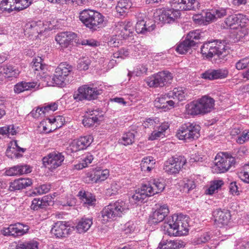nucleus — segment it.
Listing matches in <instances>:
<instances>
[{
	"mask_svg": "<svg viewBox=\"0 0 249 249\" xmlns=\"http://www.w3.org/2000/svg\"><path fill=\"white\" fill-rule=\"evenodd\" d=\"M242 14L232 15L226 18L225 23L227 27L232 29H237L238 26H241L240 22L243 19Z\"/></svg>",
	"mask_w": 249,
	"mask_h": 249,
	"instance_id": "nucleus-33",
	"label": "nucleus"
},
{
	"mask_svg": "<svg viewBox=\"0 0 249 249\" xmlns=\"http://www.w3.org/2000/svg\"><path fill=\"white\" fill-rule=\"evenodd\" d=\"M187 95V90L181 87L174 88L172 91L168 93L169 98L177 99L179 101L185 100Z\"/></svg>",
	"mask_w": 249,
	"mask_h": 249,
	"instance_id": "nucleus-35",
	"label": "nucleus"
},
{
	"mask_svg": "<svg viewBox=\"0 0 249 249\" xmlns=\"http://www.w3.org/2000/svg\"><path fill=\"white\" fill-rule=\"evenodd\" d=\"M188 40L185 38V40L180 42L176 47V51L180 54H184L194 48V42Z\"/></svg>",
	"mask_w": 249,
	"mask_h": 249,
	"instance_id": "nucleus-37",
	"label": "nucleus"
},
{
	"mask_svg": "<svg viewBox=\"0 0 249 249\" xmlns=\"http://www.w3.org/2000/svg\"><path fill=\"white\" fill-rule=\"evenodd\" d=\"M214 161L213 170L216 173H225L228 171L235 163V159L234 157L224 153L217 154Z\"/></svg>",
	"mask_w": 249,
	"mask_h": 249,
	"instance_id": "nucleus-7",
	"label": "nucleus"
},
{
	"mask_svg": "<svg viewBox=\"0 0 249 249\" xmlns=\"http://www.w3.org/2000/svg\"><path fill=\"white\" fill-rule=\"evenodd\" d=\"M159 123V119L157 118H155L154 119H152L151 118L147 119L145 122L144 123V126L149 127L150 126L152 127H156V124H158Z\"/></svg>",
	"mask_w": 249,
	"mask_h": 249,
	"instance_id": "nucleus-62",
	"label": "nucleus"
},
{
	"mask_svg": "<svg viewBox=\"0 0 249 249\" xmlns=\"http://www.w3.org/2000/svg\"><path fill=\"white\" fill-rule=\"evenodd\" d=\"M201 32L198 30H196L194 31H192L190 32L186 38H187L188 40L191 41L190 42H194V46L196 47V45L197 44V41L201 38Z\"/></svg>",
	"mask_w": 249,
	"mask_h": 249,
	"instance_id": "nucleus-46",
	"label": "nucleus"
},
{
	"mask_svg": "<svg viewBox=\"0 0 249 249\" xmlns=\"http://www.w3.org/2000/svg\"><path fill=\"white\" fill-rule=\"evenodd\" d=\"M92 141V137L90 135L81 137L71 143L70 145V149L72 152H76L85 149L90 145Z\"/></svg>",
	"mask_w": 249,
	"mask_h": 249,
	"instance_id": "nucleus-22",
	"label": "nucleus"
},
{
	"mask_svg": "<svg viewBox=\"0 0 249 249\" xmlns=\"http://www.w3.org/2000/svg\"><path fill=\"white\" fill-rule=\"evenodd\" d=\"M228 74L227 70H209L201 74V77L205 79L213 80L226 78Z\"/></svg>",
	"mask_w": 249,
	"mask_h": 249,
	"instance_id": "nucleus-26",
	"label": "nucleus"
},
{
	"mask_svg": "<svg viewBox=\"0 0 249 249\" xmlns=\"http://www.w3.org/2000/svg\"><path fill=\"white\" fill-rule=\"evenodd\" d=\"M79 20L87 28L96 31L104 26L105 17L99 12L89 9L81 11Z\"/></svg>",
	"mask_w": 249,
	"mask_h": 249,
	"instance_id": "nucleus-4",
	"label": "nucleus"
},
{
	"mask_svg": "<svg viewBox=\"0 0 249 249\" xmlns=\"http://www.w3.org/2000/svg\"><path fill=\"white\" fill-rule=\"evenodd\" d=\"M131 5L129 0H120L116 6V12L120 16H124L128 12Z\"/></svg>",
	"mask_w": 249,
	"mask_h": 249,
	"instance_id": "nucleus-39",
	"label": "nucleus"
},
{
	"mask_svg": "<svg viewBox=\"0 0 249 249\" xmlns=\"http://www.w3.org/2000/svg\"><path fill=\"white\" fill-rule=\"evenodd\" d=\"M180 11L173 8L162 10L158 16L160 21L164 23H172L180 17Z\"/></svg>",
	"mask_w": 249,
	"mask_h": 249,
	"instance_id": "nucleus-18",
	"label": "nucleus"
},
{
	"mask_svg": "<svg viewBox=\"0 0 249 249\" xmlns=\"http://www.w3.org/2000/svg\"><path fill=\"white\" fill-rule=\"evenodd\" d=\"M32 184V181L31 179L20 178L11 182L10 189L11 191L19 190L26 188Z\"/></svg>",
	"mask_w": 249,
	"mask_h": 249,
	"instance_id": "nucleus-30",
	"label": "nucleus"
},
{
	"mask_svg": "<svg viewBox=\"0 0 249 249\" xmlns=\"http://www.w3.org/2000/svg\"><path fill=\"white\" fill-rule=\"evenodd\" d=\"M39 87V84H38L36 82H21L15 86L14 91L15 92L19 93L25 90L38 89Z\"/></svg>",
	"mask_w": 249,
	"mask_h": 249,
	"instance_id": "nucleus-31",
	"label": "nucleus"
},
{
	"mask_svg": "<svg viewBox=\"0 0 249 249\" xmlns=\"http://www.w3.org/2000/svg\"><path fill=\"white\" fill-rule=\"evenodd\" d=\"M132 23L130 21L120 22L116 25V30L120 31V35L122 37H125L132 33Z\"/></svg>",
	"mask_w": 249,
	"mask_h": 249,
	"instance_id": "nucleus-32",
	"label": "nucleus"
},
{
	"mask_svg": "<svg viewBox=\"0 0 249 249\" xmlns=\"http://www.w3.org/2000/svg\"><path fill=\"white\" fill-rule=\"evenodd\" d=\"M165 186L163 179H151L147 184L142 185L140 189L136 191L135 193L132 196V199L135 203L142 202L146 197L162 192Z\"/></svg>",
	"mask_w": 249,
	"mask_h": 249,
	"instance_id": "nucleus-1",
	"label": "nucleus"
},
{
	"mask_svg": "<svg viewBox=\"0 0 249 249\" xmlns=\"http://www.w3.org/2000/svg\"><path fill=\"white\" fill-rule=\"evenodd\" d=\"M147 70V68L146 66L143 65L139 66L133 71V74L137 76H139L142 74L146 73Z\"/></svg>",
	"mask_w": 249,
	"mask_h": 249,
	"instance_id": "nucleus-60",
	"label": "nucleus"
},
{
	"mask_svg": "<svg viewBox=\"0 0 249 249\" xmlns=\"http://www.w3.org/2000/svg\"><path fill=\"white\" fill-rule=\"evenodd\" d=\"M214 102L213 98L208 96H204L186 105L185 113L193 116L208 113L214 108Z\"/></svg>",
	"mask_w": 249,
	"mask_h": 249,
	"instance_id": "nucleus-2",
	"label": "nucleus"
},
{
	"mask_svg": "<svg viewBox=\"0 0 249 249\" xmlns=\"http://www.w3.org/2000/svg\"><path fill=\"white\" fill-rule=\"evenodd\" d=\"M135 133L133 132H127L123 134L121 138L119 140V142L125 146L131 145L135 142Z\"/></svg>",
	"mask_w": 249,
	"mask_h": 249,
	"instance_id": "nucleus-41",
	"label": "nucleus"
},
{
	"mask_svg": "<svg viewBox=\"0 0 249 249\" xmlns=\"http://www.w3.org/2000/svg\"><path fill=\"white\" fill-rule=\"evenodd\" d=\"M98 113L96 110H91L88 112V114L86 115L83 120V124L87 127L93 126L95 123H97L99 121L97 115Z\"/></svg>",
	"mask_w": 249,
	"mask_h": 249,
	"instance_id": "nucleus-36",
	"label": "nucleus"
},
{
	"mask_svg": "<svg viewBox=\"0 0 249 249\" xmlns=\"http://www.w3.org/2000/svg\"><path fill=\"white\" fill-rule=\"evenodd\" d=\"M224 184L222 180H214L211 182V184L208 189L206 190V194L212 195L221 188Z\"/></svg>",
	"mask_w": 249,
	"mask_h": 249,
	"instance_id": "nucleus-43",
	"label": "nucleus"
},
{
	"mask_svg": "<svg viewBox=\"0 0 249 249\" xmlns=\"http://www.w3.org/2000/svg\"><path fill=\"white\" fill-rule=\"evenodd\" d=\"M196 188L195 181L190 179L184 181L182 190L184 192L188 193L191 190Z\"/></svg>",
	"mask_w": 249,
	"mask_h": 249,
	"instance_id": "nucleus-53",
	"label": "nucleus"
},
{
	"mask_svg": "<svg viewBox=\"0 0 249 249\" xmlns=\"http://www.w3.org/2000/svg\"><path fill=\"white\" fill-rule=\"evenodd\" d=\"M89 61L87 58L79 59L77 68L80 71H85L88 69Z\"/></svg>",
	"mask_w": 249,
	"mask_h": 249,
	"instance_id": "nucleus-54",
	"label": "nucleus"
},
{
	"mask_svg": "<svg viewBox=\"0 0 249 249\" xmlns=\"http://www.w3.org/2000/svg\"><path fill=\"white\" fill-rule=\"evenodd\" d=\"M76 37V34L73 32H63L57 34L55 39L59 44L61 49H64L68 47Z\"/></svg>",
	"mask_w": 249,
	"mask_h": 249,
	"instance_id": "nucleus-20",
	"label": "nucleus"
},
{
	"mask_svg": "<svg viewBox=\"0 0 249 249\" xmlns=\"http://www.w3.org/2000/svg\"><path fill=\"white\" fill-rule=\"evenodd\" d=\"M78 196L81 197L85 206L89 207L95 205L96 199L95 196L90 193L80 191Z\"/></svg>",
	"mask_w": 249,
	"mask_h": 249,
	"instance_id": "nucleus-34",
	"label": "nucleus"
},
{
	"mask_svg": "<svg viewBox=\"0 0 249 249\" xmlns=\"http://www.w3.org/2000/svg\"><path fill=\"white\" fill-rule=\"evenodd\" d=\"M245 170L240 173L239 177L244 182L249 183V166H246Z\"/></svg>",
	"mask_w": 249,
	"mask_h": 249,
	"instance_id": "nucleus-57",
	"label": "nucleus"
},
{
	"mask_svg": "<svg viewBox=\"0 0 249 249\" xmlns=\"http://www.w3.org/2000/svg\"><path fill=\"white\" fill-rule=\"evenodd\" d=\"M128 209L126 203L122 200H118L105 207L101 212V220L103 224L115 220L120 217Z\"/></svg>",
	"mask_w": 249,
	"mask_h": 249,
	"instance_id": "nucleus-3",
	"label": "nucleus"
},
{
	"mask_svg": "<svg viewBox=\"0 0 249 249\" xmlns=\"http://www.w3.org/2000/svg\"><path fill=\"white\" fill-rule=\"evenodd\" d=\"M129 54L127 50L123 49L113 54V58L124 59Z\"/></svg>",
	"mask_w": 249,
	"mask_h": 249,
	"instance_id": "nucleus-56",
	"label": "nucleus"
},
{
	"mask_svg": "<svg viewBox=\"0 0 249 249\" xmlns=\"http://www.w3.org/2000/svg\"><path fill=\"white\" fill-rule=\"evenodd\" d=\"M120 189V186L116 182H113L110 187L107 189L106 194L109 196L115 195L118 193Z\"/></svg>",
	"mask_w": 249,
	"mask_h": 249,
	"instance_id": "nucleus-52",
	"label": "nucleus"
},
{
	"mask_svg": "<svg viewBox=\"0 0 249 249\" xmlns=\"http://www.w3.org/2000/svg\"><path fill=\"white\" fill-rule=\"evenodd\" d=\"M236 249H249V242L241 241L236 245Z\"/></svg>",
	"mask_w": 249,
	"mask_h": 249,
	"instance_id": "nucleus-64",
	"label": "nucleus"
},
{
	"mask_svg": "<svg viewBox=\"0 0 249 249\" xmlns=\"http://www.w3.org/2000/svg\"><path fill=\"white\" fill-rule=\"evenodd\" d=\"M155 161L152 157H147L142 159L141 163V170L149 172L155 167Z\"/></svg>",
	"mask_w": 249,
	"mask_h": 249,
	"instance_id": "nucleus-40",
	"label": "nucleus"
},
{
	"mask_svg": "<svg viewBox=\"0 0 249 249\" xmlns=\"http://www.w3.org/2000/svg\"><path fill=\"white\" fill-rule=\"evenodd\" d=\"M3 72L9 76H17L20 71H19L15 66L9 64L4 66L3 68Z\"/></svg>",
	"mask_w": 249,
	"mask_h": 249,
	"instance_id": "nucleus-47",
	"label": "nucleus"
},
{
	"mask_svg": "<svg viewBox=\"0 0 249 249\" xmlns=\"http://www.w3.org/2000/svg\"><path fill=\"white\" fill-rule=\"evenodd\" d=\"M200 130V126L199 125L188 123L179 128L176 136L180 140L189 142L199 138Z\"/></svg>",
	"mask_w": 249,
	"mask_h": 249,
	"instance_id": "nucleus-6",
	"label": "nucleus"
},
{
	"mask_svg": "<svg viewBox=\"0 0 249 249\" xmlns=\"http://www.w3.org/2000/svg\"><path fill=\"white\" fill-rule=\"evenodd\" d=\"M32 0H2L0 3V10L2 11H19L26 9L31 4Z\"/></svg>",
	"mask_w": 249,
	"mask_h": 249,
	"instance_id": "nucleus-10",
	"label": "nucleus"
},
{
	"mask_svg": "<svg viewBox=\"0 0 249 249\" xmlns=\"http://www.w3.org/2000/svg\"><path fill=\"white\" fill-rule=\"evenodd\" d=\"M169 98L167 95H162L157 98L155 101V105L156 107L165 109H170L174 107L175 102L172 100H167Z\"/></svg>",
	"mask_w": 249,
	"mask_h": 249,
	"instance_id": "nucleus-29",
	"label": "nucleus"
},
{
	"mask_svg": "<svg viewBox=\"0 0 249 249\" xmlns=\"http://www.w3.org/2000/svg\"><path fill=\"white\" fill-rule=\"evenodd\" d=\"M249 64V59L244 58L239 60L236 63V68L238 70H243L246 68Z\"/></svg>",
	"mask_w": 249,
	"mask_h": 249,
	"instance_id": "nucleus-55",
	"label": "nucleus"
},
{
	"mask_svg": "<svg viewBox=\"0 0 249 249\" xmlns=\"http://www.w3.org/2000/svg\"><path fill=\"white\" fill-rule=\"evenodd\" d=\"M145 19H147V18L144 15H141V16H138L135 25V30L138 34H145L152 31L155 28L154 24L150 25L149 23H147Z\"/></svg>",
	"mask_w": 249,
	"mask_h": 249,
	"instance_id": "nucleus-23",
	"label": "nucleus"
},
{
	"mask_svg": "<svg viewBox=\"0 0 249 249\" xmlns=\"http://www.w3.org/2000/svg\"><path fill=\"white\" fill-rule=\"evenodd\" d=\"M211 238V234L209 232L203 233L199 237L193 240V243L195 245H199L202 243L207 242Z\"/></svg>",
	"mask_w": 249,
	"mask_h": 249,
	"instance_id": "nucleus-49",
	"label": "nucleus"
},
{
	"mask_svg": "<svg viewBox=\"0 0 249 249\" xmlns=\"http://www.w3.org/2000/svg\"><path fill=\"white\" fill-rule=\"evenodd\" d=\"M174 4H177L181 10H196L200 7V3L197 0H173Z\"/></svg>",
	"mask_w": 249,
	"mask_h": 249,
	"instance_id": "nucleus-27",
	"label": "nucleus"
},
{
	"mask_svg": "<svg viewBox=\"0 0 249 249\" xmlns=\"http://www.w3.org/2000/svg\"><path fill=\"white\" fill-rule=\"evenodd\" d=\"M249 140V132H243L242 134L238 137L236 140L237 143L242 144Z\"/></svg>",
	"mask_w": 249,
	"mask_h": 249,
	"instance_id": "nucleus-61",
	"label": "nucleus"
},
{
	"mask_svg": "<svg viewBox=\"0 0 249 249\" xmlns=\"http://www.w3.org/2000/svg\"><path fill=\"white\" fill-rule=\"evenodd\" d=\"M64 160V156L60 153L53 152L42 159L44 166L51 170L60 166Z\"/></svg>",
	"mask_w": 249,
	"mask_h": 249,
	"instance_id": "nucleus-15",
	"label": "nucleus"
},
{
	"mask_svg": "<svg viewBox=\"0 0 249 249\" xmlns=\"http://www.w3.org/2000/svg\"><path fill=\"white\" fill-rule=\"evenodd\" d=\"M47 206V202L43 201V200L35 198L32 201L31 208L34 210H38L40 209H43Z\"/></svg>",
	"mask_w": 249,
	"mask_h": 249,
	"instance_id": "nucleus-51",
	"label": "nucleus"
},
{
	"mask_svg": "<svg viewBox=\"0 0 249 249\" xmlns=\"http://www.w3.org/2000/svg\"><path fill=\"white\" fill-rule=\"evenodd\" d=\"M109 172L107 169L100 168L94 169L91 173H88L85 178L87 183H99L105 180L109 177Z\"/></svg>",
	"mask_w": 249,
	"mask_h": 249,
	"instance_id": "nucleus-17",
	"label": "nucleus"
},
{
	"mask_svg": "<svg viewBox=\"0 0 249 249\" xmlns=\"http://www.w3.org/2000/svg\"><path fill=\"white\" fill-rule=\"evenodd\" d=\"M38 243L36 240H30L20 243L18 247L20 249H38Z\"/></svg>",
	"mask_w": 249,
	"mask_h": 249,
	"instance_id": "nucleus-45",
	"label": "nucleus"
},
{
	"mask_svg": "<svg viewBox=\"0 0 249 249\" xmlns=\"http://www.w3.org/2000/svg\"><path fill=\"white\" fill-rule=\"evenodd\" d=\"M175 219L176 221L177 230L178 231V236L186 234L188 231V217L181 214H175Z\"/></svg>",
	"mask_w": 249,
	"mask_h": 249,
	"instance_id": "nucleus-25",
	"label": "nucleus"
},
{
	"mask_svg": "<svg viewBox=\"0 0 249 249\" xmlns=\"http://www.w3.org/2000/svg\"><path fill=\"white\" fill-rule=\"evenodd\" d=\"M216 19L218 18H221L227 15V9L220 8L213 10Z\"/></svg>",
	"mask_w": 249,
	"mask_h": 249,
	"instance_id": "nucleus-59",
	"label": "nucleus"
},
{
	"mask_svg": "<svg viewBox=\"0 0 249 249\" xmlns=\"http://www.w3.org/2000/svg\"><path fill=\"white\" fill-rule=\"evenodd\" d=\"M12 146H13L12 147H9L6 151V154L7 156L11 159H13L14 157L16 158L21 157L22 155L16 152V149L18 148V147H19L17 141H15L13 143H12Z\"/></svg>",
	"mask_w": 249,
	"mask_h": 249,
	"instance_id": "nucleus-44",
	"label": "nucleus"
},
{
	"mask_svg": "<svg viewBox=\"0 0 249 249\" xmlns=\"http://www.w3.org/2000/svg\"><path fill=\"white\" fill-rule=\"evenodd\" d=\"M156 210L150 215L149 222L151 224H157L162 222L169 213V210L166 204H158Z\"/></svg>",
	"mask_w": 249,
	"mask_h": 249,
	"instance_id": "nucleus-16",
	"label": "nucleus"
},
{
	"mask_svg": "<svg viewBox=\"0 0 249 249\" xmlns=\"http://www.w3.org/2000/svg\"><path fill=\"white\" fill-rule=\"evenodd\" d=\"M101 93V90L93 88L90 85H84L78 89L73 94V98L77 101L96 99Z\"/></svg>",
	"mask_w": 249,
	"mask_h": 249,
	"instance_id": "nucleus-8",
	"label": "nucleus"
},
{
	"mask_svg": "<svg viewBox=\"0 0 249 249\" xmlns=\"http://www.w3.org/2000/svg\"><path fill=\"white\" fill-rule=\"evenodd\" d=\"M51 189L49 184H43L36 188L33 192L35 195H41L48 193Z\"/></svg>",
	"mask_w": 249,
	"mask_h": 249,
	"instance_id": "nucleus-50",
	"label": "nucleus"
},
{
	"mask_svg": "<svg viewBox=\"0 0 249 249\" xmlns=\"http://www.w3.org/2000/svg\"><path fill=\"white\" fill-rule=\"evenodd\" d=\"M172 79V74L164 71L148 77L146 82L150 87H163L170 84Z\"/></svg>",
	"mask_w": 249,
	"mask_h": 249,
	"instance_id": "nucleus-9",
	"label": "nucleus"
},
{
	"mask_svg": "<svg viewBox=\"0 0 249 249\" xmlns=\"http://www.w3.org/2000/svg\"><path fill=\"white\" fill-rule=\"evenodd\" d=\"M92 224V218H83L78 223L76 229L79 233L87 231Z\"/></svg>",
	"mask_w": 249,
	"mask_h": 249,
	"instance_id": "nucleus-38",
	"label": "nucleus"
},
{
	"mask_svg": "<svg viewBox=\"0 0 249 249\" xmlns=\"http://www.w3.org/2000/svg\"><path fill=\"white\" fill-rule=\"evenodd\" d=\"M215 224L219 227L227 226L230 219V213L226 210L216 209L213 212Z\"/></svg>",
	"mask_w": 249,
	"mask_h": 249,
	"instance_id": "nucleus-21",
	"label": "nucleus"
},
{
	"mask_svg": "<svg viewBox=\"0 0 249 249\" xmlns=\"http://www.w3.org/2000/svg\"><path fill=\"white\" fill-rule=\"evenodd\" d=\"M73 67L67 63H61L54 71V79L57 86H63L68 80V77L72 71Z\"/></svg>",
	"mask_w": 249,
	"mask_h": 249,
	"instance_id": "nucleus-11",
	"label": "nucleus"
},
{
	"mask_svg": "<svg viewBox=\"0 0 249 249\" xmlns=\"http://www.w3.org/2000/svg\"><path fill=\"white\" fill-rule=\"evenodd\" d=\"M178 243L171 240L162 239L159 243L158 249H176Z\"/></svg>",
	"mask_w": 249,
	"mask_h": 249,
	"instance_id": "nucleus-42",
	"label": "nucleus"
},
{
	"mask_svg": "<svg viewBox=\"0 0 249 249\" xmlns=\"http://www.w3.org/2000/svg\"><path fill=\"white\" fill-rule=\"evenodd\" d=\"M32 63V69L35 71H43L46 69V66L42 63V59L40 57L34 59Z\"/></svg>",
	"mask_w": 249,
	"mask_h": 249,
	"instance_id": "nucleus-48",
	"label": "nucleus"
},
{
	"mask_svg": "<svg viewBox=\"0 0 249 249\" xmlns=\"http://www.w3.org/2000/svg\"><path fill=\"white\" fill-rule=\"evenodd\" d=\"M185 162L186 159L183 156L172 157L165 162L164 170L169 174H177Z\"/></svg>",
	"mask_w": 249,
	"mask_h": 249,
	"instance_id": "nucleus-13",
	"label": "nucleus"
},
{
	"mask_svg": "<svg viewBox=\"0 0 249 249\" xmlns=\"http://www.w3.org/2000/svg\"><path fill=\"white\" fill-rule=\"evenodd\" d=\"M45 29L42 21H32L26 24L24 30V35L28 37L36 38Z\"/></svg>",
	"mask_w": 249,
	"mask_h": 249,
	"instance_id": "nucleus-14",
	"label": "nucleus"
},
{
	"mask_svg": "<svg viewBox=\"0 0 249 249\" xmlns=\"http://www.w3.org/2000/svg\"><path fill=\"white\" fill-rule=\"evenodd\" d=\"M176 221L175 219V214L168 217L165 220L162 226V229L165 234L170 236H177L178 232L177 230Z\"/></svg>",
	"mask_w": 249,
	"mask_h": 249,
	"instance_id": "nucleus-24",
	"label": "nucleus"
},
{
	"mask_svg": "<svg viewBox=\"0 0 249 249\" xmlns=\"http://www.w3.org/2000/svg\"><path fill=\"white\" fill-rule=\"evenodd\" d=\"M204 18L206 22H210L216 19L213 10L211 11L206 12Z\"/></svg>",
	"mask_w": 249,
	"mask_h": 249,
	"instance_id": "nucleus-63",
	"label": "nucleus"
},
{
	"mask_svg": "<svg viewBox=\"0 0 249 249\" xmlns=\"http://www.w3.org/2000/svg\"><path fill=\"white\" fill-rule=\"evenodd\" d=\"M201 53L207 58L216 56L220 62L226 60L229 51L224 43L218 41L209 42L204 43L201 47Z\"/></svg>",
	"mask_w": 249,
	"mask_h": 249,
	"instance_id": "nucleus-5",
	"label": "nucleus"
},
{
	"mask_svg": "<svg viewBox=\"0 0 249 249\" xmlns=\"http://www.w3.org/2000/svg\"><path fill=\"white\" fill-rule=\"evenodd\" d=\"M28 226L21 223L10 224L8 227H4L1 230L2 235L13 237L21 236L28 232Z\"/></svg>",
	"mask_w": 249,
	"mask_h": 249,
	"instance_id": "nucleus-12",
	"label": "nucleus"
},
{
	"mask_svg": "<svg viewBox=\"0 0 249 249\" xmlns=\"http://www.w3.org/2000/svg\"><path fill=\"white\" fill-rule=\"evenodd\" d=\"M31 172V169L29 166L27 165H18L6 170L5 174L8 176H14L27 174Z\"/></svg>",
	"mask_w": 249,
	"mask_h": 249,
	"instance_id": "nucleus-28",
	"label": "nucleus"
},
{
	"mask_svg": "<svg viewBox=\"0 0 249 249\" xmlns=\"http://www.w3.org/2000/svg\"><path fill=\"white\" fill-rule=\"evenodd\" d=\"M42 78L43 81L46 82V85L48 86H54V85H57V83H55V81L54 80L55 79L54 73L53 76L46 75Z\"/></svg>",
	"mask_w": 249,
	"mask_h": 249,
	"instance_id": "nucleus-58",
	"label": "nucleus"
},
{
	"mask_svg": "<svg viewBox=\"0 0 249 249\" xmlns=\"http://www.w3.org/2000/svg\"><path fill=\"white\" fill-rule=\"evenodd\" d=\"M73 227L67 224L66 221H58L51 229V232L56 237H66L71 231Z\"/></svg>",
	"mask_w": 249,
	"mask_h": 249,
	"instance_id": "nucleus-19",
	"label": "nucleus"
}]
</instances>
